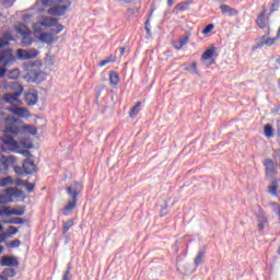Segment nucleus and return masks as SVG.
<instances>
[{
  "label": "nucleus",
  "instance_id": "nucleus-1",
  "mask_svg": "<svg viewBox=\"0 0 280 280\" xmlns=\"http://www.w3.org/2000/svg\"><path fill=\"white\" fill-rule=\"evenodd\" d=\"M18 107H3V102L0 101V141L2 144L0 145L1 152H12L14 150H19V142L14 140L16 136L20 135L21 129L19 127L10 124H16V118L14 116H7L5 112L13 113L16 115ZM4 117V118H3Z\"/></svg>",
  "mask_w": 280,
  "mask_h": 280
},
{
  "label": "nucleus",
  "instance_id": "nucleus-2",
  "mask_svg": "<svg viewBox=\"0 0 280 280\" xmlns=\"http://www.w3.org/2000/svg\"><path fill=\"white\" fill-rule=\"evenodd\" d=\"M40 67H43V63L38 60L24 63V70L27 72L25 75L26 82L40 84V82L47 80V74L40 70Z\"/></svg>",
  "mask_w": 280,
  "mask_h": 280
},
{
  "label": "nucleus",
  "instance_id": "nucleus-3",
  "mask_svg": "<svg viewBox=\"0 0 280 280\" xmlns=\"http://www.w3.org/2000/svg\"><path fill=\"white\" fill-rule=\"evenodd\" d=\"M84 186L80 182H74L70 186L66 187V191L71 200L63 208V215H70L71 211L78 207V195L82 194Z\"/></svg>",
  "mask_w": 280,
  "mask_h": 280
},
{
  "label": "nucleus",
  "instance_id": "nucleus-4",
  "mask_svg": "<svg viewBox=\"0 0 280 280\" xmlns=\"http://www.w3.org/2000/svg\"><path fill=\"white\" fill-rule=\"evenodd\" d=\"M13 172H15L18 176H30L36 172V163H34L33 160L25 159L22 166H13Z\"/></svg>",
  "mask_w": 280,
  "mask_h": 280
},
{
  "label": "nucleus",
  "instance_id": "nucleus-5",
  "mask_svg": "<svg viewBox=\"0 0 280 280\" xmlns=\"http://www.w3.org/2000/svg\"><path fill=\"white\" fill-rule=\"evenodd\" d=\"M15 60L12 48L0 50V65H2V67H11V65H14Z\"/></svg>",
  "mask_w": 280,
  "mask_h": 280
},
{
  "label": "nucleus",
  "instance_id": "nucleus-6",
  "mask_svg": "<svg viewBox=\"0 0 280 280\" xmlns=\"http://www.w3.org/2000/svg\"><path fill=\"white\" fill-rule=\"evenodd\" d=\"M16 163V158L14 155H1L0 154V174H8L10 170V165H14Z\"/></svg>",
  "mask_w": 280,
  "mask_h": 280
},
{
  "label": "nucleus",
  "instance_id": "nucleus-7",
  "mask_svg": "<svg viewBox=\"0 0 280 280\" xmlns=\"http://www.w3.org/2000/svg\"><path fill=\"white\" fill-rule=\"evenodd\" d=\"M39 51L36 50V48H32L28 50H25L23 48H20L16 50V56L19 60H32V58H36L38 56Z\"/></svg>",
  "mask_w": 280,
  "mask_h": 280
},
{
  "label": "nucleus",
  "instance_id": "nucleus-8",
  "mask_svg": "<svg viewBox=\"0 0 280 280\" xmlns=\"http://www.w3.org/2000/svg\"><path fill=\"white\" fill-rule=\"evenodd\" d=\"M262 165L265 166V174L266 177L269 179H275L277 176V168L275 167V161L271 159H266L262 162Z\"/></svg>",
  "mask_w": 280,
  "mask_h": 280
},
{
  "label": "nucleus",
  "instance_id": "nucleus-9",
  "mask_svg": "<svg viewBox=\"0 0 280 280\" xmlns=\"http://www.w3.org/2000/svg\"><path fill=\"white\" fill-rule=\"evenodd\" d=\"M70 7L71 2H68L67 4L63 5H54L50 9H48V14H51V16H65Z\"/></svg>",
  "mask_w": 280,
  "mask_h": 280
},
{
  "label": "nucleus",
  "instance_id": "nucleus-10",
  "mask_svg": "<svg viewBox=\"0 0 280 280\" xmlns=\"http://www.w3.org/2000/svg\"><path fill=\"white\" fill-rule=\"evenodd\" d=\"M19 259L14 256H2L0 259L2 268H19Z\"/></svg>",
  "mask_w": 280,
  "mask_h": 280
},
{
  "label": "nucleus",
  "instance_id": "nucleus-11",
  "mask_svg": "<svg viewBox=\"0 0 280 280\" xmlns=\"http://www.w3.org/2000/svg\"><path fill=\"white\" fill-rule=\"evenodd\" d=\"M256 218L258 231L261 232L266 229V226H268V218H266V212H264V210L259 208Z\"/></svg>",
  "mask_w": 280,
  "mask_h": 280
},
{
  "label": "nucleus",
  "instance_id": "nucleus-12",
  "mask_svg": "<svg viewBox=\"0 0 280 280\" xmlns=\"http://www.w3.org/2000/svg\"><path fill=\"white\" fill-rule=\"evenodd\" d=\"M23 95V86H20V90L13 92V93H7L3 96V102L7 104H14V102H19V97Z\"/></svg>",
  "mask_w": 280,
  "mask_h": 280
},
{
  "label": "nucleus",
  "instance_id": "nucleus-13",
  "mask_svg": "<svg viewBox=\"0 0 280 280\" xmlns=\"http://www.w3.org/2000/svg\"><path fill=\"white\" fill-rule=\"evenodd\" d=\"M24 100L27 106H36V104H38V91L31 90L30 92L25 93Z\"/></svg>",
  "mask_w": 280,
  "mask_h": 280
},
{
  "label": "nucleus",
  "instance_id": "nucleus-14",
  "mask_svg": "<svg viewBox=\"0 0 280 280\" xmlns=\"http://www.w3.org/2000/svg\"><path fill=\"white\" fill-rule=\"evenodd\" d=\"M5 196L8 198H25V192L21 189L11 187L5 190Z\"/></svg>",
  "mask_w": 280,
  "mask_h": 280
},
{
  "label": "nucleus",
  "instance_id": "nucleus-15",
  "mask_svg": "<svg viewBox=\"0 0 280 280\" xmlns=\"http://www.w3.org/2000/svg\"><path fill=\"white\" fill-rule=\"evenodd\" d=\"M56 40H58V37L54 38V36L49 32L39 34L40 43H46V45H54Z\"/></svg>",
  "mask_w": 280,
  "mask_h": 280
},
{
  "label": "nucleus",
  "instance_id": "nucleus-16",
  "mask_svg": "<svg viewBox=\"0 0 280 280\" xmlns=\"http://www.w3.org/2000/svg\"><path fill=\"white\" fill-rule=\"evenodd\" d=\"M1 275L3 276L2 278L0 277V279H3V280H10V279H14V277H16V269L14 268H4L2 271H1Z\"/></svg>",
  "mask_w": 280,
  "mask_h": 280
},
{
  "label": "nucleus",
  "instance_id": "nucleus-17",
  "mask_svg": "<svg viewBox=\"0 0 280 280\" xmlns=\"http://www.w3.org/2000/svg\"><path fill=\"white\" fill-rule=\"evenodd\" d=\"M184 71H188L192 75H200V72H198V62L192 61L190 65H184Z\"/></svg>",
  "mask_w": 280,
  "mask_h": 280
},
{
  "label": "nucleus",
  "instance_id": "nucleus-18",
  "mask_svg": "<svg viewBox=\"0 0 280 280\" xmlns=\"http://www.w3.org/2000/svg\"><path fill=\"white\" fill-rule=\"evenodd\" d=\"M10 40H14L12 37V34L10 32H5L1 37H0V49L2 47H8L10 45Z\"/></svg>",
  "mask_w": 280,
  "mask_h": 280
},
{
  "label": "nucleus",
  "instance_id": "nucleus-19",
  "mask_svg": "<svg viewBox=\"0 0 280 280\" xmlns=\"http://www.w3.org/2000/svg\"><path fill=\"white\" fill-rule=\"evenodd\" d=\"M256 24L260 30H266L268 27V23L266 22V11H262L258 18L256 19Z\"/></svg>",
  "mask_w": 280,
  "mask_h": 280
},
{
  "label": "nucleus",
  "instance_id": "nucleus-20",
  "mask_svg": "<svg viewBox=\"0 0 280 280\" xmlns=\"http://www.w3.org/2000/svg\"><path fill=\"white\" fill-rule=\"evenodd\" d=\"M205 255H207V249L205 247H200L197 256L195 257V266L198 268L200 264H202V259H205Z\"/></svg>",
  "mask_w": 280,
  "mask_h": 280
},
{
  "label": "nucleus",
  "instance_id": "nucleus-21",
  "mask_svg": "<svg viewBox=\"0 0 280 280\" xmlns=\"http://www.w3.org/2000/svg\"><path fill=\"white\" fill-rule=\"evenodd\" d=\"M220 10L222 14H229V16H235L237 14V10L231 8L229 4H221Z\"/></svg>",
  "mask_w": 280,
  "mask_h": 280
},
{
  "label": "nucleus",
  "instance_id": "nucleus-22",
  "mask_svg": "<svg viewBox=\"0 0 280 280\" xmlns=\"http://www.w3.org/2000/svg\"><path fill=\"white\" fill-rule=\"evenodd\" d=\"M21 36L22 47H30L34 43V38L32 37V31Z\"/></svg>",
  "mask_w": 280,
  "mask_h": 280
},
{
  "label": "nucleus",
  "instance_id": "nucleus-23",
  "mask_svg": "<svg viewBox=\"0 0 280 280\" xmlns=\"http://www.w3.org/2000/svg\"><path fill=\"white\" fill-rule=\"evenodd\" d=\"M22 132L25 135H32L33 137L38 135V128L32 125H24L22 126Z\"/></svg>",
  "mask_w": 280,
  "mask_h": 280
},
{
  "label": "nucleus",
  "instance_id": "nucleus-24",
  "mask_svg": "<svg viewBox=\"0 0 280 280\" xmlns=\"http://www.w3.org/2000/svg\"><path fill=\"white\" fill-rule=\"evenodd\" d=\"M25 222L27 221L20 217H14L9 220H2V224H25Z\"/></svg>",
  "mask_w": 280,
  "mask_h": 280
},
{
  "label": "nucleus",
  "instance_id": "nucleus-25",
  "mask_svg": "<svg viewBox=\"0 0 280 280\" xmlns=\"http://www.w3.org/2000/svg\"><path fill=\"white\" fill-rule=\"evenodd\" d=\"M15 32L16 34H20L21 36L25 35L26 33L32 32L27 25L24 23H20L15 26Z\"/></svg>",
  "mask_w": 280,
  "mask_h": 280
},
{
  "label": "nucleus",
  "instance_id": "nucleus-26",
  "mask_svg": "<svg viewBox=\"0 0 280 280\" xmlns=\"http://www.w3.org/2000/svg\"><path fill=\"white\" fill-rule=\"evenodd\" d=\"M109 84H112V86L119 84V73L117 71L109 72Z\"/></svg>",
  "mask_w": 280,
  "mask_h": 280
},
{
  "label": "nucleus",
  "instance_id": "nucleus-27",
  "mask_svg": "<svg viewBox=\"0 0 280 280\" xmlns=\"http://www.w3.org/2000/svg\"><path fill=\"white\" fill-rule=\"evenodd\" d=\"M215 47H211L207 49L202 55H201V60H211L213 56L215 55Z\"/></svg>",
  "mask_w": 280,
  "mask_h": 280
},
{
  "label": "nucleus",
  "instance_id": "nucleus-28",
  "mask_svg": "<svg viewBox=\"0 0 280 280\" xmlns=\"http://www.w3.org/2000/svg\"><path fill=\"white\" fill-rule=\"evenodd\" d=\"M49 34H51L52 36H56L57 34H60V32H62V30H65V26L62 24H55L54 26H49Z\"/></svg>",
  "mask_w": 280,
  "mask_h": 280
},
{
  "label": "nucleus",
  "instance_id": "nucleus-29",
  "mask_svg": "<svg viewBox=\"0 0 280 280\" xmlns=\"http://www.w3.org/2000/svg\"><path fill=\"white\" fill-rule=\"evenodd\" d=\"M7 215H25V208H13L11 210L7 208Z\"/></svg>",
  "mask_w": 280,
  "mask_h": 280
},
{
  "label": "nucleus",
  "instance_id": "nucleus-30",
  "mask_svg": "<svg viewBox=\"0 0 280 280\" xmlns=\"http://www.w3.org/2000/svg\"><path fill=\"white\" fill-rule=\"evenodd\" d=\"M264 132L267 139H272V137H275V129L272 128V125H266L264 128Z\"/></svg>",
  "mask_w": 280,
  "mask_h": 280
},
{
  "label": "nucleus",
  "instance_id": "nucleus-31",
  "mask_svg": "<svg viewBox=\"0 0 280 280\" xmlns=\"http://www.w3.org/2000/svg\"><path fill=\"white\" fill-rule=\"evenodd\" d=\"M73 224H74L73 219L66 221L62 226V235H67V233H69V230L73 226Z\"/></svg>",
  "mask_w": 280,
  "mask_h": 280
},
{
  "label": "nucleus",
  "instance_id": "nucleus-32",
  "mask_svg": "<svg viewBox=\"0 0 280 280\" xmlns=\"http://www.w3.org/2000/svg\"><path fill=\"white\" fill-rule=\"evenodd\" d=\"M191 2L189 1H185V2H180L178 4H176V11L177 12H186V10H189V5Z\"/></svg>",
  "mask_w": 280,
  "mask_h": 280
},
{
  "label": "nucleus",
  "instance_id": "nucleus-33",
  "mask_svg": "<svg viewBox=\"0 0 280 280\" xmlns=\"http://www.w3.org/2000/svg\"><path fill=\"white\" fill-rule=\"evenodd\" d=\"M277 189H279V184L273 178L271 179V185L269 186V194H271V196H278Z\"/></svg>",
  "mask_w": 280,
  "mask_h": 280
},
{
  "label": "nucleus",
  "instance_id": "nucleus-34",
  "mask_svg": "<svg viewBox=\"0 0 280 280\" xmlns=\"http://www.w3.org/2000/svg\"><path fill=\"white\" fill-rule=\"evenodd\" d=\"M43 25H45L46 27H54V25H58V19L48 18L44 21Z\"/></svg>",
  "mask_w": 280,
  "mask_h": 280
},
{
  "label": "nucleus",
  "instance_id": "nucleus-35",
  "mask_svg": "<svg viewBox=\"0 0 280 280\" xmlns=\"http://www.w3.org/2000/svg\"><path fill=\"white\" fill-rule=\"evenodd\" d=\"M15 115L18 117H30V110H27L23 107H18L15 110Z\"/></svg>",
  "mask_w": 280,
  "mask_h": 280
},
{
  "label": "nucleus",
  "instance_id": "nucleus-36",
  "mask_svg": "<svg viewBox=\"0 0 280 280\" xmlns=\"http://www.w3.org/2000/svg\"><path fill=\"white\" fill-rule=\"evenodd\" d=\"M140 106H141V102H138L131 109H130V117H135V115H139V110L140 109Z\"/></svg>",
  "mask_w": 280,
  "mask_h": 280
},
{
  "label": "nucleus",
  "instance_id": "nucleus-37",
  "mask_svg": "<svg viewBox=\"0 0 280 280\" xmlns=\"http://www.w3.org/2000/svg\"><path fill=\"white\" fill-rule=\"evenodd\" d=\"M152 14H154V10H151L149 18L144 22V30H145L148 36H150V34H151V32H150V19H152Z\"/></svg>",
  "mask_w": 280,
  "mask_h": 280
},
{
  "label": "nucleus",
  "instance_id": "nucleus-38",
  "mask_svg": "<svg viewBox=\"0 0 280 280\" xmlns=\"http://www.w3.org/2000/svg\"><path fill=\"white\" fill-rule=\"evenodd\" d=\"M280 8V0H273L270 4V14L277 12Z\"/></svg>",
  "mask_w": 280,
  "mask_h": 280
},
{
  "label": "nucleus",
  "instance_id": "nucleus-39",
  "mask_svg": "<svg viewBox=\"0 0 280 280\" xmlns=\"http://www.w3.org/2000/svg\"><path fill=\"white\" fill-rule=\"evenodd\" d=\"M13 180L11 176L3 177L0 179V187H5L8 185H12Z\"/></svg>",
  "mask_w": 280,
  "mask_h": 280
},
{
  "label": "nucleus",
  "instance_id": "nucleus-40",
  "mask_svg": "<svg viewBox=\"0 0 280 280\" xmlns=\"http://www.w3.org/2000/svg\"><path fill=\"white\" fill-rule=\"evenodd\" d=\"M266 45V35L261 36L260 39L253 46V49H261Z\"/></svg>",
  "mask_w": 280,
  "mask_h": 280
},
{
  "label": "nucleus",
  "instance_id": "nucleus-41",
  "mask_svg": "<svg viewBox=\"0 0 280 280\" xmlns=\"http://www.w3.org/2000/svg\"><path fill=\"white\" fill-rule=\"evenodd\" d=\"M21 145H23V148H26V150H32L34 148V143H32L30 139H22Z\"/></svg>",
  "mask_w": 280,
  "mask_h": 280
},
{
  "label": "nucleus",
  "instance_id": "nucleus-42",
  "mask_svg": "<svg viewBox=\"0 0 280 280\" xmlns=\"http://www.w3.org/2000/svg\"><path fill=\"white\" fill-rule=\"evenodd\" d=\"M71 269H72L71 264H68L67 269L63 273L62 280H71Z\"/></svg>",
  "mask_w": 280,
  "mask_h": 280
},
{
  "label": "nucleus",
  "instance_id": "nucleus-43",
  "mask_svg": "<svg viewBox=\"0 0 280 280\" xmlns=\"http://www.w3.org/2000/svg\"><path fill=\"white\" fill-rule=\"evenodd\" d=\"M20 75V72H19V69H13L11 70L9 73H8V78L10 80H16V78H19Z\"/></svg>",
  "mask_w": 280,
  "mask_h": 280
},
{
  "label": "nucleus",
  "instance_id": "nucleus-44",
  "mask_svg": "<svg viewBox=\"0 0 280 280\" xmlns=\"http://www.w3.org/2000/svg\"><path fill=\"white\" fill-rule=\"evenodd\" d=\"M24 187L28 191V194L34 192V188L36 187V184L30 183V182H24Z\"/></svg>",
  "mask_w": 280,
  "mask_h": 280
},
{
  "label": "nucleus",
  "instance_id": "nucleus-45",
  "mask_svg": "<svg viewBox=\"0 0 280 280\" xmlns=\"http://www.w3.org/2000/svg\"><path fill=\"white\" fill-rule=\"evenodd\" d=\"M56 1L58 3H62V0H42V4L45 7V8H49V5H54V3H56Z\"/></svg>",
  "mask_w": 280,
  "mask_h": 280
},
{
  "label": "nucleus",
  "instance_id": "nucleus-46",
  "mask_svg": "<svg viewBox=\"0 0 280 280\" xmlns=\"http://www.w3.org/2000/svg\"><path fill=\"white\" fill-rule=\"evenodd\" d=\"M7 246L10 248H19V246H21V240L11 241L10 243H7Z\"/></svg>",
  "mask_w": 280,
  "mask_h": 280
},
{
  "label": "nucleus",
  "instance_id": "nucleus-47",
  "mask_svg": "<svg viewBox=\"0 0 280 280\" xmlns=\"http://www.w3.org/2000/svg\"><path fill=\"white\" fill-rule=\"evenodd\" d=\"M275 43H277V37H273V38L265 37V45H267V47H272V45H275Z\"/></svg>",
  "mask_w": 280,
  "mask_h": 280
},
{
  "label": "nucleus",
  "instance_id": "nucleus-48",
  "mask_svg": "<svg viewBox=\"0 0 280 280\" xmlns=\"http://www.w3.org/2000/svg\"><path fill=\"white\" fill-rule=\"evenodd\" d=\"M18 154H22V156H27V159H30L32 156V152L27 149L18 151Z\"/></svg>",
  "mask_w": 280,
  "mask_h": 280
},
{
  "label": "nucleus",
  "instance_id": "nucleus-49",
  "mask_svg": "<svg viewBox=\"0 0 280 280\" xmlns=\"http://www.w3.org/2000/svg\"><path fill=\"white\" fill-rule=\"evenodd\" d=\"M215 27L214 24H208L203 30L202 34H209Z\"/></svg>",
  "mask_w": 280,
  "mask_h": 280
},
{
  "label": "nucleus",
  "instance_id": "nucleus-50",
  "mask_svg": "<svg viewBox=\"0 0 280 280\" xmlns=\"http://www.w3.org/2000/svg\"><path fill=\"white\" fill-rule=\"evenodd\" d=\"M187 43H189V37L186 36L184 38L179 39V47H185V45H187Z\"/></svg>",
  "mask_w": 280,
  "mask_h": 280
},
{
  "label": "nucleus",
  "instance_id": "nucleus-51",
  "mask_svg": "<svg viewBox=\"0 0 280 280\" xmlns=\"http://www.w3.org/2000/svg\"><path fill=\"white\" fill-rule=\"evenodd\" d=\"M9 231L11 235H16V233H19V228L11 225L9 226Z\"/></svg>",
  "mask_w": 280,
  "mask_h": 280
},
{
  "label": "nucleus",
  "instance_id": "nucleus-52",
  "mask_svg": "<svg viewBox=\"0 0 280 280\" xmlns=\"http://www.w3.org/2000/svg\"><path fill=\"white\" fill-rule=\"evenodd\" d=\"M7 195H0V205H7L8 199H7Z\"/></svg>",
  "mask_w": 280,
  "mask_h": 280
},
{
  "label": "nucleus",
  "instance_id": "nucleus-53",
  "mask_svg": "<svg viewBox=\"0 0 280 280\" xmlns=\"http://www.w3.org/2000/svg\"><path fill=\"white\" fill-rule=\"evenodd\" d=\"M113 62V60L104 59L98 63V67H106V65Z\"/></svg>",
  "mask_w": 280,
  "mask_h": 280
},
{
  "label": "nucleus",
  "instance_id": "nucleus-54",
  "mask_svg": "<svg viewBox=\"0 0 280 280\" xmlns=\"http://www.w3.org/2000/svg\"><path fill=\"white\" fill-rule=\"evenodd\" d=\"M5 73H8V69L5 67H0V78H5Z\"/></svg>",
  "mask_w": 280,
  "mask_h": 280
},
{
  "label": "nucleus",
  "instance_id": "nucleus-55",
  "mask_svg": "<svg viewBox=\"0 0 280 280\" xmlns=\"http://www.w3.org/2000/svg\"><path fill=\"white\" fill-rule=\"evenodd\" d=\"M1 235H2V238H4V242H5V240H8V237H12V234H11L10 231L9 232H3Z\"/></svg>",
  "mask_w": 280,
  "mask_h": 280
},
{
  "label": "nucleus",
  "instance_id": "nucleus-56",
  "mask_svg": "<svg viewBox=\"0 0 280 280\" xmlns=\"http://www.w3.org/2000/svg\"><path fill=\"white\" fill-rule=\"evenodd\" d=\"M173 47H174V49H183V46H180V42H174L173 43Z\"/></svg>",
  "mask_w": 280,
  "mask_h": 280
},
{
  "label": "nucleus",
  "instance_id": "nucleus-57",
  "mask_svg": "<svg viewBox=\"0 0 280 280\" xmlns=\"http://www.w3.org/2000/svg\"><path fill=\"white\" fill-rule=\"evenodd\" d=\"M30 19H32V14H25L22 16V21H24V23H27V21H30Z\"/></svg>",
  "mask_w": 280,
  "mask_h": 280
},
{
  "label": "nucleus",
  "instance_id": "nucleus-58",
  "mask_svg": "<svg viewBox=\"0 0 280 280\" xmlns=\"http://www.w3.org/2000/svg\"><path fill=\"white\" fill-rule=\"evenodd\" d=\"M3 215H8V208L0 210V218H3Z\"/></svg>",
  "mask_w": 280,
  "mask_h": 280
},
{
  "label": "nucleus",
  "instance_id": "nucleus-59",
  "mask_svg": "<svg viewBox=\"0 0 280 280\" xmlns=\"http://www.w3.org/2000/svg\"><path fill=\"white\" fill-rule=\"evenodd\" d=\"M127 12L129 14H137V12H139V9H128Z\"/></svg>",
  "mask_w": 280,
  "mask_h": 280
},
{
  "label": "nucleus",
  "instance_id": "nucleus-60",
  "mask_svg": "<svg viewBox=\"0 0 280 280\" xmlns=\"http://www.w3.org/2000/svg\"><path fill=\"white\" fill-rule=\"evenodd\" d=\"M15 185L21 186V185H25V183H23V179L16 178V179H15Z\"/></svg>",
  "mask_w": 280,
  "mask_h": 280
},
{
  "label": "nucleus",
  "instance_id": "nucleus-61",
  "mask_svg": "<svg viewBox=\"0 0 280 280\" xmlns=\"http://www.w3.org/2000/svg\"><path fill=\"white\" fill-rule=\"evenodd\" d=\"M119 51H120V56H124V54H126V47H120Z\"/></svg>",
  "mask_w": 280,
  "mask_h": 280
},
{
  "label": "nucleus",
  "instance_id": "nucleus-62",
  "mask_svg": "<svg viewBox=\"0 0 280 280\" xmlns=\"http://www.w3.org/2000/svg\"><path fill=\"white\" fill-rule=\"evenodd\" d=\"M168 8H172L174 5V0H167Z\"/></svg>",
  "mask_w": 280,
  "mask_h": 280
},
{
  "label": "nucleus",
  "instance_id": "nucleus-63",
  "mask_svg": "<svg viewBox=\"0 0 280 280\" xmlns=\"http://www.w3.org/2000/svg\"><path fill=\"white\" fill-rule=\"evenodd\" d=\"M100 95H102V90H98V92L96 93V98L98 100Z\"/></svg>",
  "mask_w": 280,
  "mask_h": 280
},
{
  "label": "nucleus",
  "instance_id": "nucleus-64",
  "mask_svg": "<svg viewBox=\"0 0 280 280\" xmlns=\"http://www.w3.org/2000/svg\"><path fill=\"white\" fill-rule=\"evenodd\" d=\"M106 60H112V62H115V58H113V56H109Z\"/></svg>",
  "mask_w": 280,
  "mask_h": 280
}]
</instances>
